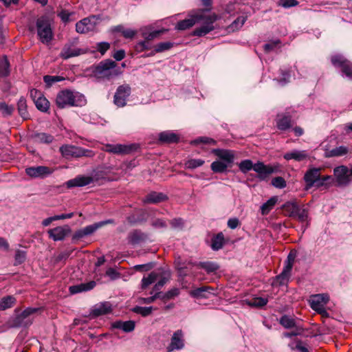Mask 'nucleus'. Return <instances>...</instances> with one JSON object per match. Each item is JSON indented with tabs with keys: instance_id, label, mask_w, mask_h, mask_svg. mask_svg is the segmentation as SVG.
<instances>
[{
	"instance_id": "obj_1",
	"label": "nucleus",
	"mask_w": 352,
	"mask_h": 352,
	"mask_svg": "<svg viewBox=\"0 0 352 352\" xmlns=\"http://www.w3.org/2000/svg\"><path fill=\"white\" fill-rule=\"evenodd\" d=\"M217 15L212 14L205 15L203 13L190 15L189 19L179 21L175 29L180 31L186 30L192 27L195 23H202L201 27L195 28L191 33L193 36L201 37L214 30V23L217 20Z\"/></svg>"
},
{
	"instance_id": "obj_2",
	"label": "nucleus",
	"mask_w": 352,
	"mask_h": 352,
	"mask_svg": "<svg viewBox=\"0 0 352 352\" xmlns=\"http://www.w3.org/2000/svg\"><path fill=\"white\" fill-rule=\"evenodd\" d=\"M52 19L47 14H43L36 20L35 27L29 26V30L34 32L36 30L37 36L43 44L50 43L53 38Z\"/></svg>"
},
{
	"instance_id": "obj_3",
	"label": "nucleus",
	"mask_w": 352,
	"mask_h": 352,
	"mask_svg": "<svg viewBox=\"0 0 352 352\" xmlns=\"http://www.w3.org/2000/svg\"><path fill=\"white\" fill-rule=\"evenodd\" d=\"M87 103L85 96L78 91L64 89L57 94L56 104L60 109L68 107H82Z\"/></svg>"
},
{
	"instance_id": "obj_4",
	"label": "nucleus",
	"mask_w": 352,
	"mask_h": 352,
	"mask_svg": "<svg viewBox=\"0 0 352 352\" xmlns=\"http://www.w3.org/2000/svg\"><path fill=\"white\" fill-rule=\"evenodd\" d=\"M92 73L97 78L110 80L122 74L116 63L111 59H105L93 67Z\"/></svg>"
},
{
	"instance_id": "obj_5",
	"label": "nucleus",
	"mask_w": 352,
	"mask_h": 352,
	"mask_svg": "<svg viewBox=\"0 0 352 352\" xmlns=\"http://www.w3.org/2000/svg\"><path fill=\"white\" fill-rule=\"evenodd\" d=\"M59 151L61 155L67 159L80 157H93L95 155V153L91 150L70 144L61 146Z\"/></svg>"
},
{
	"instance_id": "obj_6",
	"label": "nucleus",
	"mask_w": 352,
	"mask_h": 352,
	"mask_svg": "<svg viewBox=\"0 0 352 352\" xmlns=\"http://www.w3.org/2000/svg\"><path fill=\"white\" fill-rule=\"evenodd\" d=\"M331 64L340 69L342 76L352 80V63L342 54H336L331 58Z\"/></svg>"
},
{
	"instance_id": "obj_7",
	"label": "nucleus",
	"mask_w": 352,
	"mask_h": 352,
	"mask_svg": "<svg viewBox=\"0 0 352 352\" xmlns=\"http://www.w3.org/2000/svg\"><path fill=\"white\" fill-rule=\"evenodd\" d=\"M113 223L114 221L113 219H107L87 226L85 228L78 230L75 232L72 236V241H76L85 236H90L102 226Z\"/></svg>"
},
{
	"instance_id": "obj_8",
	"label": "nucleus",
	"mask_w": 352,
	"mask_h": 352,
	"mask_svg": "<svg viewBox=\"0 0 352 352\" xmlns=\"http://www.w3.org/2000/svg\"><path fill=\"white\" fill-rule=\"evenodd\" d=\"M39 310L38 308L28 307L21 314H17L12 320L11 326L14 328L27 327L32 321L30 316Z\"/></svg>"
},
{
	"instance_id": "obj_9",
	"label": "nucleus",
	"mask_w": 352,
	"mask_h": 352,
	"mask_svg": "<svg viewBox=\"0 0 352 352\" xmlns=\"http://www.w3.org/2000/svg\"><path fill=\"white\" fill-rule=\"evenodd\" d=\"M78 43V38H74L72 40H69L67 43H66L64 45L60 53V57L65 60H67L72 57L78 56L85 54V51L84 50L76 47Z\"/></svg>"
},
{
	"instance_id": "obj_10",
	"label": "nucleus",
	"mask_w": 352,
	"mask_h": 352,
	"mask_svg": "<svg viewBox=\"0 0 352 352\" xmlns=\"http://www.w3.org/2000/svg\"><path fill=\"white\" fill-rule=\"evenodd\" d=\"M100 19L99 15H92L85 18L76 24V30L80 34H86L95 30Z\"/></svg>"
},
{
	"instance_id": "obj_11",
	"label": "nucleus",
	"mask_w": 352,
	"mask_h": 352,
	"mask_svg": "<svg viewBox=\"0 0 352 352\" xmlns=\"http://www.w3.org/2000/svg\"><path fill=\"white\" fill-rule=\"evenodd\" d=\"M333 175L336 186L344 187L349 184L351 175L347 166L342 165L336 167L333 169Z\"/></svg>"
},
{
	"instance_id": "obj_12",
	"label": "nucleus",
	"mask_w": 352,
	"mask_h": 352,
	"mask_svg": "<svg viewBox=\"0 0 352 352\" xmlns=\"http://www.w3.org/2000/svg\"><path fill=\"white\" fill-rule=\"evenodd\" d=\"M131 89L127 84L120 85L114 94L113 102L118 107H123L126 104V100L131 95Z\"/></svg>"
},
{
	"instance_id": "obj_13",
	"label": "nucleus",
	"mask_w": 352,
	"mask_h": 352,
	"mask_svg": "<svg viewBox=\"0 0 352 352\" xmlns=\"http://www.w3.org/2000/svg\"><path fill=\"white\" fill-rule=\"evenodd\" d=\"M138 146L135 144H108L105 145L104 150L108 153L118 154V155H126L136 151Z\"/></svg>"
},
{
	"instance_id": "obj_14",
	"label": "nucleus",
	"mask_w": 352,
	"mask_h": 352,
	"mask_svg": "<svg viewBox=\"0 0 352 352\" xmlns=\"http://www.w3.org/2000/svg\"><path fill=\"white\" fill-rule=\"evenodd\" d=\"M185 346L184 335L182 329L175 331L171 337L170 342L166 347L167 352L182 350Z\"/></svg>"
},
{
	"instance_id": "obj_15",
	"label": "nucleus",
	"mask_w": 352,
	"mask_h": 352,
	"mask_svg": "<svg viewBox=\"0 0 352 352\" xmlns=\"http://www.w3.org/2000/svg\"><path fill=\"white\" fill-rule=\"evenodd\" d=\"M112 305L110 302L104 301L96 304L91 309L89 316L92 318L111 313Z\"/></svg>"
},
{
	"instance_id": "obj_16",
	"label": "nucleus",
	"mask_w": 352,
	"mask_h": 352,
	"mask_svg": "<svg viewBox=\"0 0 352 352\" xmlns=\"http://www.w3.org/2000/svg\"><path fill=\"white\" fill-rule=\"evenodd\" d=\"M72 232L70 227L67 225L63 226H57L50 229L47 231L49 237L54 241H63Z\"/></svg>"
},
{
	"instance_id": "obj_17",
	"label": "nucleus",
	"mask_w": 352,
	"mask_h": 352,
	"mask_svg": "<svg viewBox=\"0 0 352 352\" xmlns=\"http://www.w3.org/2000/svg\"><path fill=\"white\" fill-rule=\"evenodd\" d=\"M52 172L50 168L45 166H31L25 168V173L32 178H45Z\"/></svg>"
},
{
	"instance_id": "obj_18",
	"label": "nucleus",
	"mask_w": 352,
	"mask_h": 352,
	"mask_svg": "<svg viewBox=\"0 0 352 352\" xmlns=\"http://www.w3.org/2000/svg\"><path fill=\"white\" fill-rule=\"evenodd\" d=\"M253 170L257 173L256 177L260 181L265 180L270 175L274 172V169L270 166H266L261 162H258L253 165Z\"/></svg>"
},
{
	"instance_id": "obj_19",
	"label": "nucleus",
	"mask_w": 352,
	"mask_h": 352,
	"mask_svg": "<svg viewBox=\"0 0 352 352\" xmlns=\"http://www.w3.org/2000/svg\"><path fill=\"white\" fill-rule=\"evenodd\" d=\"M94 179L90 176L78 175L74 179H69L66 182V186L68 188L74 187H83L91 184Z\"/></svg>"
},
{
	"instance_id": "obj_20",
	"label": "nucleus",
	"mask_w": 352,
	"mask_h": 352,
	"mask_svg": "<svg viewBox=\"0 0 352 352\" xmlns=\"http://www.w3.org/2000/svg\"><path fill=\"white\" fill-rule=\"evenodd\" d=\"M320 169L318 168H311L306 171L304 175V180L306 183L305 190H309L313 187L319 177Z\"/></svg>"
},
{
	"instance_id": "obj_21",
	"label": "nucleus",
	"mask_w": 352,
	"mask_h": 352,
	"mask_svg": "<svg viewBox=\"0 0 352 352\" xmlns=\"http://www.w3.org/2000/svg\"><path fill=\"white\" fill-rule=\"evenodd\" d=\"M276 122L280 131H286L292 127V117L286 113L278 114Z\"/></svg>"
},
{
	"instance_id": "obj_22",
	"label": "nucleus",
	"mask_w": 352,
	"mask_h": 352,
	"mask_svg": "<svg viewBox=\"0 0 352 352\" xmlns=\"http://www.w3.org/2000/svg\"><path fill=\"white\" fill-rule=\"evenodd\" d=\"M167 199L168 197L163 192L153 191L142 199V202L145 204H158L166 200Z\"/></svg>"
},
{
	"instance_id": "obj_23",
	"label": "nucleus",
	"mask_w": 352,
	"mask_h": 352,
	"mask_svg": "<svg viewBox=\"0 0 352 352\" xmlns=\"http://www.w3.org/2000/svg\"><path fill=\"white\" fill-rule=\"evenodd\" d=\"M212 153L229 165L234 162V155L230 150L215 148L213 149Z\"/></svg>"
},
{
	"instance_id": "obj_24",
	"label": "nucleus",
	"mask_w": 352,
	"mask_h": 352,
	"mask_svg": "<svg viewBox=\"0 0 352 352\" xmlns=\"http://www.w3.org/2000/svg\"><path fill=\"white\" fill-rule=\"evenodd\" d=\"M96 283L94 280H91L88 283H80L79 285H75L70 286L69 288V292L72 294H78L82 292H87L94 289Z\"/></svg>"
},
{
	"instance_id": "obj_25",
	"label": "nucleus",
	"mask_w": 352,
	"mask_h": 352,
	"mask_svg": "<svg viewBox=\"0 0 352 352\" xmlns=\"http://www.w3.org/2000/svg\"><path fill=\"white\" fill-rule=\"evenodd\" d=\"M283 157L286 160H294L297 162H301L306 160L308 155L306 151L293 150L285 153Z\"/></svg>"
},
{
	"instance_id": "obj_26",
	"label": "nucleus",
	"mask_w": 352,
	"mask_h": 352,
	"mask_svg": "<svg viewBox=\"0 0 352 352\" xmlns=\"http://www.w3.org/2000/svg\"><path fill=\"white\" fill-rule=\"evenodd\" d=\"M349 152L348 147L345 146H340L332 149H326L324 151V157L327 158L341 157L346 155Z\"/></svg>"
},
{
	"instance_id": "obj_27",
	"label": "nucleus",
	"mask_w": 352,
	"mask_h": 352,
	"mask_svg": "<svg viewBox=\"0 0 352 352\" xmlns=\"http://www.w3.org/2000/svg\"><path fill=\"white\" fill-rule=\"evenodd\" d=\"M135 323L133 320L122 321L117 320L112 324V327L122 329L123 331L129 333L135 329Z\"/></svg>"
},
{
	"instance_id": "obj_28",
	"label": "nucleus",
	"mask_w": 352,
	"mask_h": 352,
	"mask_svg": "<svg viewBox=\"0 0 352 352\" xmlns=\"http://www.w3.org/2000/svg\"><path fill=\"white\" fill-rule=\"evenodd\" d=\"M146 235L140 230H134L128 235V241L131 245H137L144 241Z\"/></svg>"
},
{
	"instance_id": "obj_29",
	"label": "nucleus",
	"mask_w": 352,
	"mask_h": 352,
	"mask_svg": "<svg viewBox=\"0 0 352 352\" xmlns=\"http://www.w3.org/2000/svg\"><path fill=\"white\" fill-rule=\"evenodd\" d=\"M226 243L223 232H219L214 235L211 239L210 248L214 251H218L223 248Z\"/></svg>"
},
{
	"instance_id": "obj_30",
	"label": "nucleus",
	"mask_w": 352,
	"mask_h": 352,
	"mask_svg": "<svg viewBox=\"0 0 352 352\" xmlns=\"http://www.w3.org/2000/svg\"><path fill=\"white\" fill-rule=\"evenodd\" d=\"M179 140V136L170 131H164L159 134V141L162 143H176Z\"/></svg>"
},
{
	"instance_id": "obj_31",
	"label": "nucleus",
	"mask_w": 352,
	"mask_h": 352,
	"mask_svg": "<svg viewBox=\"0 0 352 352\" xmlns=\"http://www.w3.org/2000/svg\"><path fill=\"white\" fill-rule=\"evenodd\" d=\"M329 300V296L327 294H316L311 297L310 305L311 308H314L316 306L326 305Z\"/></svg>"
},
{
	"instance_id": "obj_32",
	"label": "nucleus",
	"mask_w": 352,
	"mask_h": 352,
	"mask_svg": "<svg viewBox=\"0 0 352 352\" xmlns=\"http://www.w3.org/2000/svg\"><path fill=\"white\" fill-rule=\"evenodd\" d=\"M27 108L26 99L24 97H21L17 102V110L19 114L23 120H28L30 118V114Z\"/></svg>"
},
{
	"instance_id": "obj_33",
	"label": "nucleus",
	"mask_w": 352,
	"mask_h": 352,
	"mask_svg": "<svg viewBox=\"0 0 352 352\" xmlns=\"http://www.w3.org/2000/svg\"><path fill=\"white\" fill-rule=\"evenodd\" d=\"M32 138L39 143L50 144L52 143L54 138L52 135L46 133H38L36 132L32 134Z\"/></svg>"
},
{
	"instance_id": "obj_34",
	"label": "nucleus",
	"mask_w": 352,
	"mask_h": 352,
	"mask_svg": "<svg viewBox=\"0 0 352 352\" xmlns=\"http://www.w3.org/2000/svg\"><path fill=\"white\" fill-rule=\"evenodd\" d=\"M196 265L204 270L208 274L215 272L219 269V265L217 263L212 261L199 262Z\"/></svg>"
},
{
	"instance_id": "obj_35",
	"label": "nucleus",
	"mask_w": 352,
	"mask_h": 352,
	"mask_svg": "<svg viewBox=\"0 0 352 352\" xmlns=\"http://www.w3.org/2000/svg\"><path fill=\"white\" fill-rule=\"evenodd\" d=\"M244 302L250 307H262L267 303L268 300L262 297H252L245 299Z\"/></svg>"
},
{
	"instance_id": "obj_36",
	"label": "nucleus",
	"mask_w": 352,
	"mask_h": 352,
	"mask_svg": "<svg viewBox=\"0 0 352 352\" xmlns=\"http://www.w3.org/2000/svg\"><path fill=\"white\" fill-rule=\"evenodd\" d=\"M278 201V197L273 196L261 206V212L263 215L267 214L273 208Z\"/></svg>"
},
{
	"instance_id": "obj_37",
	"label": "nucleus",
	"mask_w": 352,
	"mask_h": 352,
	"mask_svg": "<svg viewBox=\"0 0 352 352\" xmlns=\"http://www.w3.org/2000/svg\"><path fill=\"white\" fill-rule=\"evenodd\" d=\"M279 323L285 329H289L296 326H298L296 324L295 319L288 315H283L280 318Z\"/></svg>"
},
{
	"instance_id": "obj_38",
	"label": "nucleus",
	"mask_w": 352,
	"mask_h": 352,
	"mask_svg": "<svg viewBox=\"0 0 352 352\" xmlns=\"http://www.w3.org/2000/svg\"><path fill=\"white\" fill-rule=\"evenodd\" d=\"M210 289H212V288L209 287H198L191 290L190 292V296L197 299L207 298L208 296L206 294V292H208Z\"/></svg>"
},
{
	"instance_id": "obj_39",
	"label": "nucleus",
	"mask_w": 352,
	"mask_h": 352,
	"mask_svg": "<svg viewBox=\"0 0 352 352\" xmlns=\"http://www.w3.org/2000/svg\"><path fill=\"white\" fill-rule=\"evenodd\" d=\"M229 166V164L224 162L217 160L211 164L210 168L214 173H223L227 171Z\"/></svg>"
},
{
	"instance_id": "obj_40",
	"label": "nucleus",
	"mask_w": 352,
	"mask_h": 352,
	"mask_svg": "<svg viewBox=\"0 0 352 352\" xmlns=\"http://www.w3.org/2000/svg\"><path fill=\"white\" fill-rule=\"evenodd\" d=\"M157 294H160V297H158V299H161L163 301H166L170 299L174 298L179 294V289L178 288H173L166 293L163 292H157Z\"/></svg>"
},
{
	"instance_id": "obj_41",
	"label": "nucleus",
	"mask_w": 352,
	"mask_h": 352,
	"mask_svg": "<svg viewBox=\"0 0 352 352\" xmlns=\"http://www.w3.org/2000/svg\"><path fill=\"white\" fill-rule=\"evenodd\" d=\"M35 101L36 107L42 112H47L50 109V102L43 96Z\"/></svg>"
},
{
	"instance_id": "obj_42",
	"label": "nucleus",
	"mask_w": 352,
	"mask_h": 352,
	"mask_svg": "<svg viewBox=\"0 0 352 352\" xmlns=\"http://www.w3.org/2000/svg\"><path fill=\"white\" fill-rule=\"evenodd\" d=\"M158 277V274L152 272L147 276H144L142 279V289H146L148 285L155 283Z\"/></svg>"
},
{
	"instance_id": "obj_43",
	"label": "nucleus",
	"mask_w": 352,
	"mask_h": 352,
	"mask_svg": "<svg viewBox=\"0 0 352 352\" xmlns=\"http://www.w3.org/2000/svg\"><path fill=\"white\" fill-rule=\"evenodd\" d=\"M10 74V63L6 56L0 61V78H5Z\"/></svg>"
},
{
	"instance_id": "obj_44",
	"label": "nucleus",
	"mask_w": 352,
	"mask_h": 352,
	"mask_svg": "<svg viewBox=\"0 0 352 352\" xmlns=\"http://www.w3.org/2000/svg\"><path fill=\"white\" fill-rule=\"evenodd\" d=\"M165 30H155L153 32H148L147 28H144L142 30V35L148 41H150L157 36H159L161 34L164 32Z\"/></svg>"
},
{
	"instance_id": "obj_45",
	"label": "nucleus",
	"mask_w": 352,
	"mask_h": 352,
	"mask_svg": "<svg viewBox=\"0 0 352 352\" xmlns=\"http://www.w3.org/2000/svg\"><path fill=\"white\" fill-rule=\"evenodd\" d=\"M15 303V298L13 296H8L0 300V311H4L12 307Z\"/></svg>"
},
{
	"instance_id": "obj_46",
	"label": "nucleus",
	"mask_w": 352,
	"mask_h": 352,
	"mask_svg": "<svg viewBox=\"0 0 352 352\" xmlns=\"http://www.w3.org/2000/svg\"><path fill=\"white\" fill-rule=\"evenodd\" d=\"M153 309L154 308L153 307L135 306L131 309V311L133 313L140 314L143 317H146L151 314Z\"/></svg>"
},
{
	"instance_id": "obj_47",
	"label": "nucleus",
	"mask_w": 352,
	"mask_h": 352,
	"mask_svg": "<svg viewBox=\"0 0 352 352\" xmlns=\"http://www.w3.org/2000/svg\"><path fill=\"white\" fill-rule=\"evenodd\" d=\"M127 221L131 224L134 225L138 223L143 222L146 221L145 218V212L142 210L140 211V214L136 217L134 214H130L126 218Z\"/></svg>"
},
{
	"instance_id": "obj_48",
	"label": "nucleus",
	"mask_w": 352,
	"mask_h": 352,
	"mask_svg": "<svg viewBox=\"0 0 352 352\" xmlns=\"http://www.w3.org/2000/svg\"><path fill=\"white\" fill-rule=\"evenodd\" d=\"M296 204V201H287L282 206V209L285 216L289 217H294Z\"/></svg>"
},
{
	"instance_id": "obj_49",
	"label": "nucleus",
	"mask_w": 352,
	"mask_h": 352,
	"mask_svg": "<svg viewBox=\"0 0 352 352\" xmlns=\"http://www.w3.org/2000/svg\"><path fill=\"white\" fill-rule=\"evenodd\" d=\"M291 276V272L283 268L282 272L276 276V279L279 285H284L289 281Z\"/></svg>"
},
{
	"instance_id": "obj_50",
	"label": "nucleus",
	"mask_w": 352,
	"mask_h": 352,
	"mask_svg": "<svg viewBox=\"0 0 352 352\" xmlns=\"http://www.w3.org/2000/svg\"><path fill=\"white\" fill-rule=\"evenodd\" d=\"M296 256V252L292 250L287 255V259L285 261L284 269L292 272L293 264Z\"/></svg>"
},
{
	"instance_id": "obj_51",
	"label": "nucleus",
	"mask_w": 352,
	"mask_h": 352,
	"mask_svg": "<svg viewBox=\"0 0 352 352\" xmlns=\"http://www.w3.org/2000/svg\"><path fill=\"white\" fill-rule=\"evenodd\" d=\"M253 165H254V164L251 160H242L239 164L238 166H239V170L243 173H246L248 171L253 170V168H254Z\"/></svg>"
},
{
	"instance_id": "obj_52",
	"label": "nucleus",
	"mask_w": 352,
	"mask_h": 352,
	"mask_svg": "<svg viewBox=\"0 0 352 352\" xmlns=\"http://www.w3.org/2000/svg\"><path fill=\"white\" fill-rule=\"evenodd\" d=\"M14 107L12 105H8L6 102H0V111L3 116L8 117L12 114Z\"/></svg>"
},
{
	"instance_id": "obj_53",
	"label": "nucleus",
	"mask_w": 352,
	"mask_h": 352,
	"mask_svg": "<svg viewBox=\"0 0 352 352\" xmlns=\"http://www.w3.org/2000/svg\"><path fill=\"white\" fill-rule=\"evenodd\" d=\"M204 163L205 161L201 159H191L185 163V166L187 168L195 169L201 166Z\"/></svg>"
},
{
	"instance_id": "obj_54",
	"label": "nucleus",
	"mask_w": 352,
	"mask_h": 352,
	"mask_svg": "<svg viewBox=\"0 0 352 352\" xmlns=\"http://www.w3.org/2000/svg\"><path fill=\"white\" fill-rule=\"evenodd\" d=\"M27 253L25 251L17 250L14 255V265L23 263L26 259Z\"/></svg>"
},
{
	"instance_id": "obj_55",
	"label": "nucleus",
	"mask_w": 352,
	"mask_h": 352,
	"mask_svg": "<svg viewBox=\"0 0 352 352\" xmlns=\"http://www.w3.org/2000/svg\"><path fill=\"white\" fill-rule=\"evenodd\" d=\"M308 217H309L308 208L307 207H305L304 205H301L300 210H298V213L296 218H297L300 222H304L307 220Z\"/></svg>"
},
{
	"instance_id": "obj_56",
	"label": "nucleus",
	"mask_w": 352,
	"mask_h": 352,
	"mask_svg": "<svg viewBox=\"0 0 352 352\" xmlns=\"http://www.w3.org/2000/svg\"><path fill=\"white\" fill-rule=\"evenodd\" d=\"M192 144H216L217 142L210 138L208 137H199L192 141Z\"/></svg>"
},
{
	"instance_id": "obj_57",
	"label": "nucleus",
	"mask_w": 352,
	"mask_h": 352,
	"mask_svg": "<svg viewBox=\"0 0 352 352\" xmlns=\"http://www.w3.org/2000/svg\"><path fill=\"white\" fill-rule=\"evenodd\" d=\"M175 267L177 271L179 272L180 274H183L184 276H186V274H184V270L187 268L186 265L187 264H193L190 261H182L180 258H178L175 261Z\"/></svg>"
},
{
	"instance_id": "obj_58",
	"label": "nucleus",
	"mask_w": 352,
	"mask_h": 352,
	"mask_svg": "<svg viewBox=\"0 0 352 352\" xmlns=\"http://www.w3.org/2000/svg\"><path fill=\"white\" fill-rule=\"evenodd\" d=\"M64 78L58 76L46 75L43 77V80L47 87L52 86L54 82L62 81Z\"/></svg>"
},
{
	"instance_id": "obj_59",
	"label": "nucleus",
	"mask_w": 352,
	"mask_h": 352,
	"mask_svg": "<svg viewBox=\"0 0 352 352\" xmlns=\"http://www.w3.org/2000/svg\"><path fill=\"white\" fill-rule=\"evenodd\" d=\"M173 46L172 42H162L159 43L155 46V52L157 53L162 52L170 50Z\"/></svg>"
},
{
	"instance_id": "obj_60",
	"label": "nucleus",
	"mask_w": 352,
	"mask_h": 352,
	"mask_svg": "<svg viewBox=\"0 0 352 352\" xmlns=\"http://www.w3.org/2000/svg\"><path fill=\"white\" fill-rule=\"evenodd\" d=\"M271 184L276 188L282 189L286 187V181L282 177H276L272 179Z\"/></svg>"
},
{
	"instance_id": "obj_61",
	"label": "nucleus",
	"mask_w": 352,
	"mask_h": 352,
	"mask_svg": "<svg viewBox=\"0 0 352 352\" xmlns=\"http://www.w3.org/2000/svg\"><path fill=\"white\" fill-rule=\"evenodd\" d=\"M168 278L166 277L161 278L157 283L153 286L152 291L150 292V294H153L155 292H160V290L164 287V285L166 283Z\"/></svg>"
},
{
	"instance_id": "obj_62",
	"label": "nucleus",
	"mask_w": 352,
	"mask_h": 352,
	"mask_svg": "<svg viewBox=\"0 0 352 352\" xmlns=\"http://www.w3.org/2000/svg\"><path fill=\"white\" fill-rule=\"evenodd\" d=\"M294 328V331L284 333L283 336L285 338H292L294 336H300L304 331V329L300 325Z\"/></svg>"
},
{
	"instance_id": "obj_63",
	"label": "nucleus",
	"mask_w": 352,
	"mask_h": 352,
	"mask_svg": "<svg viewBox=\"0 0 352 352\" xmlns=\"http://www.w3.org/2000/svg\"><path fill=\"white\" fill-rule=\"evenodd\" d=\"M299 4L297 0H279L278 6H282L285 8H289L295 7Z\"/></svg>"
},
{
	"instance_id": "obj_64",
	"label": "nucleus",
	"mask_w": 352,
	"mask_h": 352,
	"mask_svg": "<svg viewBox=\"0 0 352 352\" xmlns=\"http://www.w3.org/2000/svg\"><path fill=\"white\" fill-rule=\"evenodd\" d=\"M96 48L102 55H104L110 48V44L108 42H100L97 43Z\"/></svg>"
}]
</instances>
